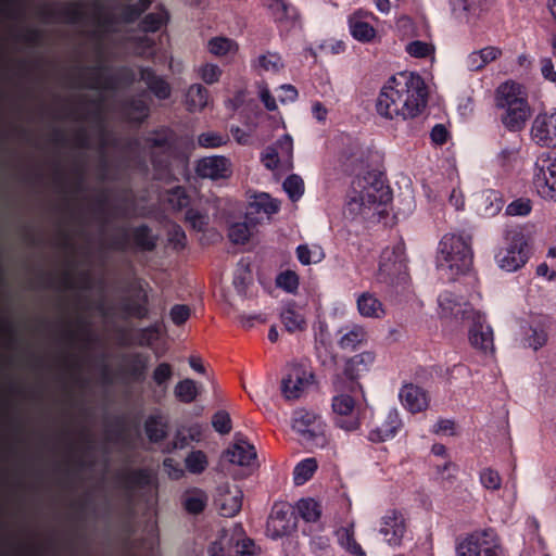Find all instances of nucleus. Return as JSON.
<instances>
[{
    "mask_svg": "<svg viewBox=\"0 0 556 556\" xmlns=\"http://www.w3.org/2000/svg\"><path fill=\"white\" fill-rule=\"evenodd\" d=\"M371 181L361 191L359 198L363 204L387 205L392 200L391 188L384 184L380 176L369 177Z\"/></svg>",
    "mask_w": 556,
    "mask_h": 556,
    "instance_id": "obj_18",
    "label": "nucleus"
},
{
    "mask_svg": "<svg viewBox=\"0 0 556 556\" xmlns=\"http://www.w3.org/2000/svg\"><path fill=\"white\" fill-rule=\"evenodd\" d=\"M230 463L239 466H249L256 458L255 447L244 439H237L227 450Z\"/></svg>",
    "mask_w": 556,
    "mask_h": 556,
    "instance_id": "obj_29",
    "label": "nucleus"
},
{
    "mask_svg": "<svg viewBox=\"0 0 556 556\" xmlns=\"http://www.w3.org/2000/svg\"><path fill=\"white\" fill-rule=\"evenodd\" d=\"M229 160L225 156L217 155L204 157L197 165V173L200 177L213 180L226 178L230 173Z\"/></svg>",
    "mask_w": 556,
    "mask_h": 556,
    "instance_id": "obj_22",
    "label": "nucleus"
},
{
    "mask_svg": "<svg viewBox=\"0 0 556 556\" xmlns=\"http://www.w3.org/2000/svg\"><path fill=\"white\" fill-rule=\"evenodd\" d=\"M428 88L424 78L413 72L391 76L376 100L378 115L387 119L414 118L426 108Z\"/></svg>",
    "mask_w": 556,
    "mask_h": 556,
    "instance_id": "obj_1",
    "label": "nucleus"
},
{
    "mask_svg": "<svg viewBox=\"0 0 556 556\" xmlns=\"http://www.w3.org/2000/svg\"><path fill=\"white\" fill-rule=\"evenodd\" d=\"M298 511L307 522H315L321 515L319 504L313 498H302L298 502Z\"/></svg>",
    "mask_w": 556,
    "mask_h": 556,
    "instance_id": "obj_53",
    "label": "nucleus"
},
{
    "mask_svg": "<svg viewBox=\"0 0 556 556\" xmlns=\"http://www.w3.org/2000/svg\"><path fill=\"white\" fill-rule=\"evenodd\" d=\"M530 136L538 146L556 149V109L540 113L534 117Z\"/></svg>",
    "mask_w": 556,
    "mask_h": 556,
    "instance_id": "obj_11",
    "label": "nucleus"
},
{
    "mask_svg": "<svg viewBox=\"0 0 556 556\" xmlns=\"http://www.w3.org/2000/svg\"><path fill=\"white\" fill-rule=\"evenodd\" d=\"M376 359V355L371 351H365L346 358L341 375H337L333 379V386L337 391L355 392L362 390L358 379L369 371Z\"/></svg>",
    "mask_w": 556,
    "mask_h": 556,
    "instance_id": "obj_5",
    "label": "nucleus"
},
{
    "mask_svg": "<svg viewBox=\"0 0 556 556\" xmlns=\"http://www.w3.org/2000/svg\"><path fill=\"white\" fill-rule=\"evenodd\" d=\"M455 315L460 316L468 329L470 346L482 356L493 357L495 354L494 331L486 323L485 315L469 304H465Z\"/></svg>",
    "mask_w": 556,
    "mask_h": 556,
    "instance_id": "obj_3",
    "label": "nucleus"
},
{
    "mask_svg": "<svg viewBox=\"0 0 556 556\" xmlns=\"http://www.w3.org/2000/svg\"><path fill=\"white\" fill-rule=\"evenodd\" d=\"M208 556H235L233 555V538L226 535L212 542L207 547Z\"/></svg>",
    "mask_w": 556,
    "mask_h": 556,
    "instance_id": "obj_54",
    "label": "nucleus"
},
{
    "mask_svg": "<svg viewBox=\"0 0 556 556\" xmlns=\"http://www.w3.org/2000/svg\"><path fill=\"white\" fill-rule=\"evenodd\" d=\"M157 241V235L147 224L134 227L121 225L114 228V232L102 244L108 250L122 253L129 250L152 252L156 249Z\"/></svg>",
    "mask_w": 556,
    "mask_h": 556,
    "instance_id": "obj_2",
    "label": "nucleus"
},
{
    "mask_svg": "<svg viewBox=\"0 0 556 556\" xmlns=\"http://www.w3.org/2000/svg\"><path fill=\"white\" fill-rule=\"evenodd\" d=\"M140 80H142L149 90L159 99L167 100L172 94L170 85L155 71L149 66H142L139 70Z\"/></svg>",
    "mask_w": 556,
    "mask_h": 556,
    "instance_id": "obj_25",
    "label": "nucleus"
},
{
    "mask_svg": "<svg viewBox=\"0 0 556 556\" xmlns=\"http://www.w3.org/2000/svg\"><path fill=\"white\" fill-rule=\"evenodd\" d=\"M108 66L96 65L85 68L88 73L90 84L86 86L89 89H104L114 90L119 83L132 84L135 81V74L131 68L122 66L116 74H106Z\"/></svg>",
    "mask_w": 556,
    "mask_h": 556,
    "instance_id": "obj_9",
    "label": "nucleus"
},
{
    "mask_svg": "<svg viewBox=\"0 0 556 556\" xmlns=\"http://www.w3.org/2000/svg\"><path fill=\"white\" fill-rule=\"evenodd\" d=\"M174 376L173 366L166 362L160 363L152 372L154 383L161 388L166 389L167 382Z\"/></svg>",
    "mask_w": 556,
    "mask_h": 556,
    "instance_id": "obj_59",
    "label": "nucleus"
},
{
    "mask_svg": "<svg viewBox=\"0 0 556 556\" xmlns=\"http://www.w3.org/2000/svg\"><path fill=\"white\" fill-rule=\"evenodd\" d=\"M168 245L175 251H181L187 245V236L179 225H174L167 233Z\"/></svg>",
    "mask_w": 556,
    "mask_h": 556,
    "instance_id": "obj_61",
    "label": "nucleus"
},
{
    "mask_svg": "<svg viewBox=\"0 0 556 556\" xmlns=\"http://www.w3.org/2000/svg\"><path fill=\"white\" fill-rule=\"evenodd\" d=\"M497 109L528 105V93L523 86L513 80L501 84L495 91Z\"/></svg>",
    "mask_w": 556,
    "mask_h": 556,
    "instance_id": "obj_16",
    "label": "nucleus"
},
{
    "mask_svg": "<svg viewBox=\"0 0 556 556\" xmlns=\"http://www.w3.org/2000/svg\"><path fill=\"white\" fill-rule=\"evenodd\" d=\"M378 270L383 278H405L408 276V260L403 240L392 248L387 247L382 250Z\"/></svg>",
    "mask_w": 556,
    "mask_h": 556,
    "instance_id": "obj_8",
    "label": "nucleus"
},
{
    "mask_svg": "<svg viewBox=\"0 0 556 556\" xmlns=\"http://www.w3.org/2000/svg\"><path fill=\"white\" fill-rule=\"evenodd\" d=\"M263 5L268 9L275 22L294 21L296 9L283 0H263Z\"/></svg>",
    "mask_w": 556,
    "mask_h": 556,
    "instance_id": "obj_35",
    "label": "nucleus"
},
{
    "mask_svg": "<svg viewBox=\"0 0 556 556\" xmlns=\"http://www.w3.org/2000/svg\"><path fill=\"white\" fill-rule=\"evenodd\" d=\"M331 406L337 427L346 431H355L359 428V419L353 415L355 402L351 395L339 394L333 396Z\"/></svg>",
    "mask_w": 556,
    "mask_h": 556,
    "instance_id": "obj_15",
    "label": "nucleus"
},
{
    "mask_svg": "<svg viewBox=\"0 0 556 556\" xmlns=\"http://www.w3.org/2000/svg\"><path fill=\"white\" fill-rule=\"evenodd\" d=\"M502 200L496 192L485 191L480 197L478 210L483 216L491 217L496 215L502 210Z\"/></svg>",
    "mask_w": 556,
    "mask_h": 556,
    "instance_id": "obj_45",
    "label": "nucleus"
},
{
    "mask_svg": "<svg viewBox=\"0 0 556 556\" xmlns=\"http://www.w3.org/2000/svg\"><path fill=\"white\" fill-rule=\"evenodd\" d=\"M119 309L127 316L144 319L149 316V295L141 286L125 296L119 303Z\"/></svg>",
    "mask_w": 556,
    "mask_h": 556,
    "instance_id": "obj_17",
    "label": "nucleus"
},
{
    "mask_svg": "<svg viewBox=\"0 0 556 556\" xmlns=\"http://www.w3.org/2000/svg\"><path fill=\"white\" fill-rule=\"evenodd\" d=\"M169 203L176 210H182L189 205L190 199L184 187H175L169 192Z\"/></svg>",
    "mask_w": 556,
    "mask_h": 556,
    "instance_id": "obj_64",
    "label": "nucleus"
},
{
    "mask_svg": "<svg viewBox=\"0 0 556 556\" xmlns=\"http://www.w3.org/2000/svg\"><path fill=\"white\" fill-rule=\"evenodd\" d=\"M501 110L503 111L501 114V121L509 131H519L523 129L531 116L530 104Z\"/></svg>",
    "mask_w": 556,
    "mask_h": 556,
    "instance_id": "obj_27",
    "label": "nucleus"
},
{
    "mask_svg": "<svg viewBox=\"0 0 556 556\" xmlns=\"http://www.w3.org/2000/svg\"><path fill=\"white\" fill-rule=\"evenodd\" d=\"M146 142L151 148H160L170 153L175 144L174 132L167 128L156 130L146 139Z\"/></svg>",
    "mask_w": 556,
    "mask_h": 556,
    "instance_id": "obj_44",
    "label": "nucleus"
},
{
    "mask_svg": "<svg viewBox=\"0 0 556 556\" xmlns=\"http://www.w3.org/2000/svg\"><path fill=\"white\" fill-rule=\"evenodd\" d=\"M282 187L291 201H298L304 193L303 179L295 174L288 176L285 179Z\"/></svg>",
    "mask_w": 556,
    "mask_h": 556,
    "instance_id": "obj_56",
    "label": "nucleus"
},
{
    "mask_svg": "<svg viewBox=\"0 0 556 556\" xmlns=\"http://www.w3.org/2000/svg\"><path fill=\"white\" fill-rule=\"evenodd\" d=\"M292 429L300 442L308 450L323 448L327 445L326 424L314 412L300 409L294 413Z\"/></svg>",
    "mask_w": 556,
    "mask_h": 556,
    "instance_id": "obj_4",
    "label": "nucleus"
},
{
    "mask_svg": "<svg viewBox=\"0 0 556 556\" xmlns=\"http://www.w3.org/2000/svg\"><path fill=\"white\" fill-rule=\"evenodd\" d=\"M281 323L288 332L302 331L306 328L304 316L294 309V303L289 302L280 314Z\"/></svg>",
    "mask_w": 556,
    "mask_h": 556,
    "instance_id": "obj_36",
    "label": "nucleus"
},
{
    "mask_svg": "<svg viewBox=\"0 0 556 556\" xmlns=\"http://www.w3.org/2000/svg\"><path fill=\"white\" fill-rule=\"evenodd\" d=\"M118 376L127 382L141 383L146 379L150 356L143 352H129L121 355Z\"/></svg>",
    "mask_w": 556,
    "mask_h": 556,
    "instance_id": "obj_12",
    "label": "nucleus"
},
{
    "mask_svg": "<svg viewBox=\"0 0 556 556\" xmlns=\"http://www.w3.org/2000/svg\"><path fill=\"white\" fill-rule=\"evenodd\" d=\"M253 66L265 72L278 73L283 68V63L281 56L277 52H267L265 54H261L253 63Z\"/></svg>",
    "mask_w": 556,
    "mask_h": 556,
    "instance_id": "obj_52",
    "label": "nucleus"
},
{
    "mask_svg": "<svg viewBox=\"0 0 556 556\" xmlns=\"http://www.w3.org/2000/svg\"><path fill=\"white\" fill-rule=\"evenodd\" d=\"M457 251L456 275H470L472 270L473 254L471 250V235L463 232L457 239L454 238V250Z\"/></svg>",
    "mask_w": 556,
    "mask_h": 556,
    "instance_id": "obj_23",
    "label": "nucleus"
},
{
    "mask_svg": "<svg viewBox=\"0 0 556 556\" xmlns=\"http://www.w3.org/2000/svg\"><path fill=\"white\" fill-rule=\"evenodd\" d=\"M242 492L237 491L235 495L226 494L220 498L219 511L224 517H233L242 507Z\"/></svg>",
    "mask_w": 556,
    "mask_h": 556,
    "instance_id": "obj_51",
    "label": "nucleus"
},
{
    "mask_svg": "<svg viewBox=\"0 0 556 556\" xmlns=\"http://www.w3.org/2000/svg\"><path fill=\"white\" fill-rule=\"evenodd\" d=\"M318 465L315 458H305L301 460L293 470V481L296 485L307 482L317 470Z\"/></svg>",
    "mask_w": 556,
    "mask_h": 556,
    "instance_id": "obj_49",
    "label": "nucleus"
},
{
    "mask_svg": "<svg viewBox=\"0 0 556 556\" xmlns=\"http://www.w3.org/2000/svg\"><path fill=\"white\" fill-rule=\"evenodd\" d=\"M505 239L508 247L503 255H498L497 264L506 273H513L521 268L528 261L527 240L518 228L507 229Z\"/></svg>",
    "mask_w": 556,
    "mask_h": 556,
    "instance_id": "obj_7",
    "label": "nucleus"
},
{
    "mask_svg": "<svg viewBox=\"0 0 556 556\" xmlns=\"http://www.w3.org/2000/svg\"><path fill=\"white\" fill-rule=\"evenodd\" d=\"M313 377L302 365H290L281 381L282 394L288 400L299 399Z\"/></svg>",
    "mask_w": 556,
    "mask_h": 556,
    "instance_id": "obj_14",
    "label": "nucleus"
},
{
    "mask_svg": "<svg viewBox=\"0 0 556 556\" xmlns=\"http://www.w3.org/2000/svg\"><path fill=\"white\" fill-rule=\"evenodd\" d=\"M174 394L181 403H192L199 394L195 381L189 378L180 380L174 389Z\"/></svg>",
    "mask_w": 556,
    "mask_h": 556,
    "instance_id": "obj_48",
    "label": "nucleus"
},
{
    "mask_svg": "<svg viewBox=\"0 0 556 556\" xmlns=\"http://www.w3.org/2000/svg\"><path fill=\"white\" fill-rule=\"evenodd\" d=\"M454 10L460 22L475 24L483 11V0H457Z\"/></svg>",
    "mask_w": 556,
    "mask_h": 556,
    "instance_id": "obj_32",
    "label": "nucleus"
},
{
    "mask_svg": "<svg viewBox=\"0 0 556 556\" xmlns=\"http://www.w3.org/2000/svg\"><path fill=\"white\" fill-rule=\"evenodd\" d=\"M403 427V421L396 408H391L383 422L368 432V440L381 443L393 439Z\"/></svg>",
    "mask_w": 556,
    "mask_h": 556,
    "instance_id": "obj_19",
    "label": "nucleus"
},
{
    "mask_svg": "<svg viewBox=\"0 0 556 556\" xmlns=\"http://www.w3.org/2000/svg\"><path fill=\"white\" fill-rule=\"evenodd\" d=\"M405 530V522L401 513L392 510L382 518L380 533L390 545H400Z\"/></svg>",
    "mask_w": 556,
    "mask_h": 556,
    "instance_id": "obj_21",
    "label": "nucleus"
},
{
    "mask_svg": "<svg viewBox=\"0 0 556 556\" xmlns=\"http://www.w3.org/2000/svg\"><path fill=\"white\" fill-rule=\"evenodd\" d=\"M232 47H237V43L226 37H213L207 42V49L210 53L216 56H224L228 54Z\"/></svg>",
    "mask_w": 556,
    "mask_h": 556,
    "instance_id": "obj_57",
    "label": "nucleus"
},
{
    "mask_svg": "<svg viewBox=\"0 0 556 556\" xmlns=\"http://www.w3.org/2000/svg\"><path fill=\"white\" fill-rule=\"evenodd\" d=\"M532 184L541 199L556 203V153L546 166L535 164Z\"/></svg>",
    "mask_w": 556,
    "mask_h": 556,
    "instance_id": "obj_10",
    "label": "nucleus"
},
{
    "mask_svg": "<svg viewBox=\"0 0 556 556\" xmlns=\"http://www.w3.org/2000/svg\"><path fill=\"white\" fill-rule=\"evenodd\" d=\"M252 210L250 213L264 212L266 215L271 216L277 214L280 210V202L273 199L268 193L261 192L254 197V200L249 204Z\"/></svg>",
    "mask_w": 556,
    "mask_h": 556,
    "instance_id": "obj_39",
    "label": "nucleus"
},
{
    "mask_svg": "<svg viewBox=\"0 0 556 556\" xmlns=\"http://www.w3.org/2000/svg\"><path fill=\"white\" fill-rule=\"evenodd\" d=\"M39 16L45 22L54 21L60 16L67 24H77L85 20L86 13L80 2H72L65 4L60 11L43 7L39 11Z\"/></svg>",
    "mask_w": 556,
    "mask_h": 556,
    "instance_id": "obj_20",
    "label": "nucleus"
},
{
    "mask_svg": "<svg viewBox=\"0 0 556 556\" xmlns=\"http://www.w3.org/2000/svg\"><path fill=\"white\" fill-rule=\"evenodd\" d=\"M502 54L497 47L489 46L479 51L470 53L467 58V66L471 71H478Z\"/></svg>",
    "mask_w": 556,
    "mask_h": 556,
    "instance_id": "obj_34",
    "label": "nucleus"
},
{
    "mask_svg": "<svg viewBox=\"0 0 556 556\" xmlns=\"http://www.w3.org/2000/svg\"><path fill=\"white\" fill-rule=\"evenodd\" d=\"M153 0H138L134 4H123L121 7V13L118 18L125 24H132L139 20V17L150 9Z\"/></svg>",
    "mask_w": 556,
    "mask_h": 556,
    "instance_id": "obj_38",
    "label": "nucleus"
},
{
    "mask_svg": "<svg viewBox=\"0 0 556 556\" xmlns=\"http://www.w3.org/2000/svg\"><path fill=\"white\" fill-rule=\"evenodd\" d=\"M352 37L361 42H370L376 37V29L367 22L358 18L349 20Z\"/></svg>",
    "mask_w": 556,
    "mask_h": 556,
    "instance_id": "obj_41",
    "label": "nucleus"
},
{
    "mask_svg": "<svg viewBox=\"0 0 556 556\" xmlns=\"http://www.w3.org/2000/svg\"><path fill=\"white\" fill-rule=\"evenodd\" d=\"M144 431L151 443L164 441L168 434V425L160 415H150L144 422Z\"/></svg>",
    "mask_w": 556,
    "mask_h": 556,
    "instance_id": "obj_33",
    "label": "nucleus"
},
{
    "mask_svg": "<svg viewBox=\"0 0 556 556\" xmlns=\"http://www.w3.org/2000/svg\"><path fill=\"white\" fill-rule=\"evenodd\" d=\"M228 137L215 131L202 132L198 136V144L202 148H219L226 144Z\"/></svg>",
    "mask_w": 556,
    "mask_h": 556,
    "instance_id": "obj_60",
    "label": "nucleus"
},
{
    "mask_svg": "<svg viewBox=\"0 0 556 556\" xmlns=\"http://www.w3.org/2000/svg\"><path fill=\"white\" fill-rule=\"evenodd\" d=\"M199 76L205 84L212 85L219 80L222 70L216 64L206 63L199 68Z\"/></svg>",
    "mask_w": 556,
    "mask_h": 556,
    "instance_id": "obj_62",
    "label": "nucleus"
},
{
    "mask_svg": "<svg viewBox=\"0 0 556 556\" xmlns=\"http://www.w3.org/2000/svg\"><path fill=\"white\" fill-rule=\"evenodd\" d=\"M357 308L365 317H380L383 314L381 302L369 293H363L357 300Z\"/></svg>",
    "mask_w": 556,
    "mask_h": 556,
    "instance_id": "obj_42",
    "label": "nucleus"
},
{
    "mask_svg": "<svg viewBox=\"0 0 556 556\" xmlns=\"http://www.w3.org/2000/svg\"><path fill=\"white\" fill-rule=\"evenodd\" d=\"M208 503V496L200 488H191L187 490L182 497L181 504L184 509L190 515H199L204 511Z\"/></svg>",
    "mask_w": 556,
    "mask_h": 556,
    "instance_id": "obj_30",
    "label": "nucleus"
},
{
    "mask_svg": "<svg viewBox=\"0 0 556 556\" xmlns=\"http://www.w3.org/2000/svg\"><path fill=\"white\" fill-rule=\"evenodd\" d=\"M262 287L273 296L277 298L276 291L282 290L290 294L298 292L300 280H258Z\"/></svg>",
    "mask_w": 556,
    "mask_h": 556,
    "instance_id": "obj_50",
    "label": "nucleus"
},
{
    "mask_svg": "<svg viewBox=\"0 0 556 556\" xmlns=\"http://www.w3.org/2000/svg\"><path fill=\"white\" fill-rule=\"evenodd\" d=\"M295 529V516L292 507L285 503H276L267 521V532L277 540L289 535Z\"/></svg>",
    "mask_w": 556,
    "mask_h": 556,
    "instance_id": "obj_13",
    "label": "nucleus"
},
{
    "mask_svg": "<svg viewBox=\"0 0 556 556\" xmlns=\"http://www.w3.org/2000/svg\"><path fill=\"white\" fill-rule=\"evenodd\" d=\"M399 397L403 406L410 413H419L428 406L426 392L413 383L403 386Z\"/></svg>",
    "mask_w": 556,
    "mask_h": 556,
    "instance_id": "obj_24",
    "label": "nucleus"
},
{
    "mask_svg": "<svg viewBox=\"0 0 556 556\" xmlns=\"http://www.w3.org/2000/svg\"><path fill=\"white\" fill-rule=\"evenodd\" d=\"M212 427L222 435L230 433L232 429L230 415L224 409L217 410L212 416Z\"/></svg>",
    "mask_w": 556,
    "mask_h": 556,
    "instance_id": "obj_58",
    "label": "nucleus"
},
{
    "mask_svg": "<svg viewBox=\"0 0 556 556\" xmlns=\"http://www.w3.org/2000/svg\"><path fill=\"white\" fill-rule=\"evenodd\" d=\"M186 222L190 224L192 229L203 231L208 224V217L194 208H189L186 212Z\"/></svg>",
    "mask_w": 556,
    "mask_h": 556,
    "instance_id": "obj_63",
    "label": "nucleus"
},
{
    "mask_svg": "<svg viewBox=\"0 0 556 556\" xmlns=\"http://www.w3.org/2000/svg\"><path fill=\"white\" fill-rule=\"evenodd\" d=\"M435 266L438 269L452 268V233H445L441 238L435 255Z\"/></svg>",
    "mask_w": 556,
    "mask_h": 556,
    "instance_id": "obj_43",
    "label": "nucleus"
},
{
    "mask_svg": "<svg viewBox=\"0 0 556 556\" xmlns=\"http://www.w3.org/2000/svg\"><path fill=\"white\" fill-rule=\"evenodd\" d=\"M119 484L128 492L135 489H144L151 484L152 477L148 469L138 468L125 470L117 476Z\"/></svg>",
    "mask_w": 556,
    "mask_h": 556,
    "instance_id": "obj_28",
    "label": "nucleus"
},
{
    "mask_svg": "<svg viewBox=\"0 0 556 556\" xmlns=\"http://www.w3.org/2000/svg\"><path fill=\"white\" fill-rule=\"evenodd\" d=\"M251 237V228L247 222H238L230 225L228 238L235 244H244Z\"/></svg>",
    "mask_w": 556,
    "mask_h": 556,
    "instance_id": "obj_55",
    "label": "nucleus"
},
{
    "mask_svg": "<svg viewBox=\"0 0 556 556\" xmlns=\"http://www.w3.org/2000/svg\"><path fill=\"white\" fill-rule=\"evenodd\" d=\"M208 98L210 92L204 86L193 84L185 94L186 108L190 113L200 112L206 108Z\"/></svg>",
    "mask_w": 556,
    "mask_h": 556,
    "instance_id": "obj_31",
    "label": "nucleus"
},
{
    "mask_svg": "<svg viewBox=\"0 0 556 556\" xmlns=\"http://www.w3.org/2000/svg\"><path fill=\"white\" fill-rule=\"evenodd\" d=\"M169 14L163 7L156 12L148 13L139 23V29L143 33H156L167 24Z\"/></svg>",
    "mask_w": 556,
    "mask_h": 556,
    "instance_id": "obj_37",
    "label": "nucleus"
},
{
    "mask_svg": "<svg viewBox=\"0 0 556 556\" xmlns=\"http://www.w3.org/2000/svg\"><path fill=\"white\" fill-rule=\"evenodd\" d=\"M456 556H502L493 530L476 531L464 538L456 546Z\"/></svg>",
    "mask_w": 556,
    "mask_h": 556,
    "instance_id": "obj_6",
    "label": "nucleus"
},
{
    "mask_svg": "<svg viewBox=\"0 0 556 556\" xmlns=\"http://www.w3.org/2000/svg\"><path fill=\"white\" fill-rule=\"evenodd\" d=\"M208 466L207 455L201 450L191 451L185 458V467L192 475L203 473Z\"/></svg>",
    "mask_w": 556,
    "mask_h": 556,
    "instance_id": "obj_47",
    "label": "nucleus"
},
{
    "mask_svg": "<svg viewBox=\"0 0 556 556\" xmlns=\"http://www.w3.org/2000/svg\"><path fill=\"white\" fill-rule=\"evenodd\" d=\"M548 320L539 318L532 320L528 329L525 331L523 344L533 351L540 350L544 346L548 339Z\"/></svg>",
    "mask_w": 556,
    "mask_h": 556,
    "instance_id": "obj_26",
    "label": "nucleus"
},
{
    "mask_svg": "<svg viewBox=\"0 0 556 556\" xmlns=\"http://www.w3.org/2000/svg\"><path fill=\"white\" fill-rule=\"evenodd\" d=\"M367 341V333L361 326H353L339 340V346L342 350L355 351L364 342Z\"/></svg>",
    "mask_w": 556,
    "mask_h": 556,
    "instance_id": "obj_40",
    "label": "nucleus"
},
{
    "mask_svg": "<svg viewBox=\"0 0 556 556\" xmlns=\"http://www.w3.org/2000/svg\"><path fill=\"white\" fill-rule=\"evenodd\" d=\"M295 254L303 265L317 264L325 257L324 250L319 245L300 244L295 249Z\"/></svg>",
    "mask_w": 556,
    "mask_h": 556,
    "instance_id": "obj_46",
    "label": "nucleus"
}]
</instances>
